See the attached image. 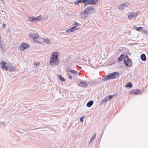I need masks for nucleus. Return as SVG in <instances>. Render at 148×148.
<instances>
[{
  "instance_id": "5701e85b",
  "label": "nucleus",
  "mask_w": 148,
  "mask_h": 148,
  "mask_svg": "<svg viewBox=\"0 0 148 148\" xmlns=\"http://www.w3.org/2000/svg\"><path fill=\"white\" fill-rule=\"evenodd\" d=\"M29 20L31 22H35V18L29 17Z\"/></svg>"
},
{
  "instance_id": "72a5a7b5",
  "label": "nucleus",
  "mask_w": 148,
  "mask_h": 148,
  "mask_svg": "<svg viewBox=\"0 0 148 148\" xmlns=\"http://www.w3.org/2000/svg\"><path fill=\"white\" fill-rule=\"evenodd\" d=\"M2 27L4 28H5V23H3L2 24Z\"/></svg>"
},
{
  "instance_id": "dca6fc26",
  "label": "nucleus",
  "mask_w": 148,
  "mask_h": 148,
  "mask_svg": "<svg viewBox=\"0 0 148 148\" xmlns=\"http://www.w3.org/2000/svg\"><path fill=\"white\" fill-rule=\"evenodd\" d=\"M141 59L144 61L146 60V57L145 55L144 54H142L141 56Z\"/></svg>"
},
{
  "instance_id": "39448f33",
  "label": "nucleus",
  "mask_w": 148,
  "mask_h": 148,
  "mask_svg": "<svg viewBox=\"0 0 148 148\" xmlns=\"http://www.w3.org/2000/svg\"><path fill=\"white\" fill-rule=\"evenodd\" d=\"M29 47V45L26 43L24 42L22 43L20 46V49L21 51H24L25 49Z\"/></svg>"
},
{
  "instance_id": "2f4dec72",
  "label": "nucleus",
  "mask_w": 148,
  "mask_h": 148,
  "mask_svg": "<svg viewBox=\"0 0 148 148\" xmlns=\"http://www.w3.org/2000/svg\"><path fill=\"white\" fill-rule=\"evenodd\" d=\"M0 64L1 65H5L6 63L4 61H2L1 62Z\"/></svg>"
},
{
  "instance_id": "2eb2a0df",
  "label": "nucleus",
  "mask_w": 148,
  "mask_h": 148,
  "mask_svg": "<svg viewBox=\"0 0 148 148\" xmlns=\"http://www.w3.org/2000/svg\"><path fill=\"white\" fill-rule=\"evenodd\" d=\"M93 103V101H91L88 102L86 104V106L88 107H90Z\"/></svg>"
},
{
  "instance_id": "f257e3e1",
  "label": "nucleus",
  "mask_w": 148,
  "mask_h": 148,
  "mask_svg": "<svg viewBox=\"0 0 148 148\" xmlns=\"http://www.w3.org/2000/svg\"><path fill=\"white\" fill-rule=\"evenodd\" d=\"M59 53L58 52H53L51 56L50 62L52 64H56L59 63L58 58Z\"/></svg>"
},
{
  "instance_id": "6ab92c4d",
  "label": "nucleus",
  "mask_w": 148,
  "mask_h": 148,
  "mask_svg": "<svg viewBox=\"0 0 148 148\" xmlns=\"http://www.w3.org/2000/svg\"><path fill=\"white\" fill-rule=\"evenodd\" d=\"M41 16L40 15L36 18H35V22L36 21H40L41 20Z\"/></svg>"
},
{
  "instance_id": "412c9836",
  "label": "nucleus",
  "mask_w": 148,
  "mask_h": 148,
  "mask_svg": "<svg viewBox=\"0 0 148 148\" xmlns=\"http://www.w3.org/2000/svg\"><path fill=\"white\" fill-rule=\"evenodd\" d=\"M2 41L0 40V47L2 50H3L4 49L5 47H4V45L2 44Z\"/></svg>"
},
{
  "instance_id": "bb28decb",
  "label": "nucleus",
  "mask_w": 148,
  "mask_h": 148,
  "mask_svg": "<svg viewBox=\"0 0 148 148\" xmlns=\"http://www.w3.org/2000/svg\"><path fill=\"white\" fill-rule=\"evenodd\" d=\"M84 3L86 5H88L89 4V0H85Z\"/></svg>"
},
{
  "instance_id": "7ed1b4c3",
  "label": "nucleus",
  "mask_w": 148,
  "mask_h": 148,
  "mask_svg": "<svg viewBox=\"0 0 148 148\" xmlns=\"http://www.w3.org/2000/svg\"><path fill=\"white\" fill-rule=\"evenodd\" d=\"M95 11V10L94 8L92 6H90L85 9L83 11V15H85L90 13H93Z\"/></svg>"
},
{
  "instance_id": "c85d7f7f",
  "label": "nucleus",
  "mask_w": 148,
  "mask_h": 148,
  "mask_svg": "<svg viewBox=\"0 0 148 148\" xmlns=\"http://www.w3.org/2000/svg\"><path fill=\"white\" fill-rule=\"evenodd\" d=\"M84 116H83L82 117L80 118V121L81 122H82L83 121V119H84Z\"/></svg>"
},
{
  "instance_id": "58836bf2",
  "label": "nucleus",
  "mask_w": 148,
  "mask_h": 148,
  "mask_svg": "<svg viewBox=\"0 0 148 148\" xmlns=\"http://www.w3.org/2000/svg\"><path fill=\"white\" fill-rule=\"evenodd\" d=\"M1 37H0V40H1Z\"/></svg>"
},
{
  "instance_id": "aec40b11",
  "label": "nucleus",
  "mask_w": 148,
  "mask_h": 148,
  "mask_svg": "<svg viewBox=\"0 0 148 148\" xmlns=\"http://www.w3.org/2000/svg\"><path fill=\"white\" fill-rule=\"evenodd\" d=\"M132 83L130 82H128L127 83L125 86V87H130V88H131L132 87Z\"/></svg>"
},
{
  "instance_id": "f704fd0d",
  "label": "nucleus",
  "mask_w": 148,
  "mask_h": 148,
  "mask_svg": "<svg viewBox=\"0 0 148 148\" xmlns=\"http://www.w3.org/2000/svg\"><path fill=\"white\" fill-rule=\"evenodd\" d=\"M69 78L70 79H72V77L71 76H69Z\"/></svg>"
},
{
  "instance_id": "4468645a",
  "label": "nucleus",
  "mask_w": 148,
  "mask_h": 148,
  "mask_svg": "<svg viewBox=\"0 0 148 148\" xmlns=\"http://www.w3.org/2000/svg\"><path fill=\"white\" fill-rule=\"evenodd\" d=\"M57 77L58 78L59 80H60L62 82H64L65 80L64 78L61 75H58Z\"/></svg>"
},
{
  "instance_id": "e433bc0d",
  "label": "nucleus",
  "mask_w": 148,
  "mask_h": 148,
  "mask_svg": "<svg viewBox=\"0 0 148 148\" xmlns=\"http://www.w3.org/2000/svg\"><path fill=\"white\" fill-rule=\"evenodd\" d=\"M23 108L24 109H26V108L25 106H24L23 107Z\"/></svg>"
},
{
  "instance_id": "393cba45",
  "label": "nucleus",
  "mask_w": 148,
  "mask_h": 148,
  "mask_svg": "<svg viewBox=\"0 0 148 148\" xmlns=\"http://www.w3.org/2000/svg\"><path fill=\"white\" fill-rule=\"evenodd\" d=\"M96 133H95L93 135L91 138V139L90 140V141H91V140H93V139H94V138H95V136H96Z\"/></svg>"
},
{
  "instance_id": "b1692460",
  "label": "nucleus",
  "mask_w": 148,
  "mask_h": 148,
  "mask_svg": "<svg viewBox=\"0 0 148 148\" xmlns=\"http://www.w3.org/2000/svg\"><path fill=\"white\" fill-rule=\"evenodd\" d=\"M42 39L44 40V41L45 42H46L47 44H49L50 43V41L48 39H47V38H46L45 39H44L43 38H42Z\"/></svg>"
},
{
  "instance_id": "f03ea898",
  "label": "nucleus",
  "mask_w": 148,
  "mask_h": 148,
  "mask_svg": "<svg viewBox=\"0 0 148 148\" xmlns=\"http://www.w3.org/2000/svg\"><path fill=\"white\" fill-rule=\"evenodd\" d=\"M119 76V73L117 72H114L108 74L105 77L102 78V80L103 81L109 79L117 78Z\"/></svg>"
},
{
  "instance_id": "7c9ffc66",
  "label": "nucleus",
  "mask_w": 148,
  "mask_h": 148,
  "mask_svg": "<svg viewBox=\"0 0 148 148\" xmlns=\"http://www.w3.org/2000/svg\"><path fill=\"white\" fill-rule=\"evenodd\" d=\"M73 25H79V24L77 23L76 22H74L73 23Z\"/></svg>"
},
{
  "instance_id": "f3484780",
  "label": "nucleus",
  "mask_w": 148,
  "mask_h": 148,
  "mask_svg": "<svg viewBox=\"0 0 148 148\" xmlns=\"http://www.w3.org/2000/svg\"><path fill=\"white\" fill-rule=\"evenodd\" d=\"M87 84L84 82H81L79 83V86L81 87H85L86 86Z\"/></svg>"
},
{
  "instance_id": "f8f14e48",
  "label": "nucleus",
  "mask_w": 148,
  "mask_h": 148,
  "mask_svg": "<svg viewBox=\"0 0 148 148\" xmlns=\"http://www.w3.org/2000/svg\"><path fill=\"white\" fill-rule=\"evenodd\" d=\"M124 55L123 54H121L119 58L117 60V62H119L121 61L124 58Z\"/></svg>"
},
{
  "instance_id": "473e14b6",
  "label": "nucleus",
  "mask_w": 148,
  "mask_h": 148,
  "mask_svg": "<svg viewBox=\"0 0 148 148\" xmlns=\"http://www.w3.org/2000/svg\"><path fill=\"white\" fill-rule=\"evenodd\" d=\"M89 66H90L92 68H95L97 67V65H92V66H90L91 65H89Z\"/></svg>"
},
{
  "instance_id": "c756f323",
  "label": "nucleus",
  "mask_w": 148,
  "mask_h": 148,
  "mask_svg": "<svg viewBox=\"0 0 148 148\" xmlns=\"http://www.w3.org/2000/svg\"><path fill=\"white\" fill-rule=\"evenodd\" d=\"M113 96V95H110L109 96H108L109 100H110L111 99H112Z\"/></svg>"
},
{
  "instance_id": "423d86ee",
  "label": "nucleus",
  "mask_w": 148,
  "mask_h": 148,
  "mask_svg": "<svg viewBox=\"0 0 148 148\" xmlns=\"http://www.w3.org/2000/svg\"><path fill=\"white\" fill-rule=\"evenodd\" d=\"M141 93V92L140 90L136 89L129 91V94H133L134 95H138Z\"/></svg>"
},
{
  "instance_id": "20e7f679",
  "label": "nucleus",
  "mask_w": 148,
  "mask_h": 148,
  "mask_svg": "<svg viewBox=\"0 0 148 148\" xmlns=\"http://www.w3.org/2000/svg\"><path fill=\"white\" fill-rule=\"evenodd\" d=\"M1 67L5 70L9 71H13L15 69L12 65H1Z\"/></svg>"
},
{
  "instance_id": "a211bd4d",
  "label": "nucleus",
  "mask_w": 148,
  "mask_h": 148,
  "mask_svg": "<svg viewBox=\"0 0 148 148\" xmlns=\"http://www.w3.org/2000/svg\"><path fill=\"white\" fill-rule=\"evenodd\" d=\"M97 2L96 0H89V4L95 5Z\"/></svg>"
},
{
  "instance_id": "9b49d317",
  "label": "nucleus",
  "mask_w": 148,
  "mask_h": 148,
  "mask_svg": "<svg viewBox=\"0 0 148 148\" xmlns=\"http://www.w3.org/2000/svg\"><path fill=\"white\" fill-rule=\"evenodd\" d=\"M127 3H125L123 4L120 5L119 6V8L121 10H123L127 7Z\"/></svg>"
},
{
  "instance_id": "6e6552de",
  "label": "nucleus",
  "mask_w": 148,
  "mask_h": 148,
  "mask_svg": "<svg viewBox=\"0 0 148 148\" xmlns=\"http://www.w3.org/2000/svg\"><path fill=\"white\" fill-rule=\"evenodd\" d=\"M127 58L124 60V62L125 65H132V62L130 58H129L127 56H126Z\"/></svg>"
},
{
  "instance_id": "ddd939ff",
  "label": "nucleus",
  "mask_w": 148,
  "mask_h": 148,
  "mask_svg": "<svg viewBox=\"0 0 148 148\" xmlns=\"http://www.w3.org/2000/svg\"><path fill=\"white\" fill-rule=\"evenodd\" d=\"M66 70L68 71H70L71 72L75 74H77L78 73V72H77L74 70H71L69 69H68V68H66Z\"/></svg>"
},
{
  "instance_id": "4be33fe9",
  "label": "nucleus",
  "mask_w": 148,
  "mask_h": 148,
  "mask_svg": "<svg viewBox=\"0 0 148 148\" xmlns=\"http://www.w3.org/2000/svg\"><path fill=\"white\" fill-rule=\"evenodd\" d=\"M108 100L109 99H108V96H106L104 99L101 102L102 103H106L108 101Z\"/></svg>"
},
{
  "instance_id": "1a4fd4ad",
  "label": "nucleus",
  "mask_w": 148,
  "mask_h": 148,
  "mask_svg": "<svg viewBox=\"0 0 148 148\" xmlns=\"http://www.w3.org/2000/svg\"><path fill=\"white\" fill-rule=\"evenodd\" d=\"M30 36L31 37H33V39L34 41H38L40 43V42L39 41V36L38 34H36L34 36H31L30 35Z\"/></svg>"
},
{
  "instance_id": "0eeeda50",
  "label": "nucleus",
  "mask_w": 148,
  "mask_h": 148,
  "mask_svg": "<svg viewBox=\"0 0 148 148\" xmlns=\"http://www.w3.org/2000/svg\"><path fill=\"white\" fill-rule=\"evenodd\" d=\"M139 12H130L129 13L128 15V18L130 19L132 18L136 17L138 14Z\"/></svg>"
},
{
  "instance_id": "c9c22d12",
  "label": "nucleus",
  "mask_w": 148,
  "mask_h": 148,
  "mask_svg": "<svg viewBox=\"0 0 148 148\" xmlns=\"http://www.w3.org/2000/svg\"><path fill=\"white\" fill-rule=\"evenodd\" d=\"M3 123L2 122L0 123V127H1V125L3 124Z\"/></svg>"
},
{
  "instance_id": "cd10ccee",
  "label": "nucleus",
  "mask_w": 148,
  "mask_h": 148,
  "mask_svg": "<svg viewBox=\"0 0 148 148\" xmlns=\"http://www.w3.org/2000/svg\"><path fill=\"white\" fill-rule=\"evenodd\" d=\"M142 29V28L141 27H137L136 28V29L137 31H139L141 30Z\"/></svg>"
},
{
  "instance_id": "a878e982",
  "label": "nucleus",
  "mask_w": 148,
  "mask_h": 148,
  "mask_svg": "<svg viewBox=\"0 0 148 148\" xmlns=\"http://www.w3.org/2000/svg\"><path fill=\"white\" fill-rule=\"evenodd\" d=\"M77 3L78 4L79 2L84 3H85V0H77Z\"/></svg>"
},
{
  "instance_id": "ea45409f",
  "label": "nucleus",
  "mask_w": 148,
  "mask_h": 148,
  "mask_svg": "<svg viewBox=\"0 0 148 148\" xmlns=\"http://www.w3.org/2000/svg\"><path fill=\"white\" fill-rule=\"evenodd\" d=\"M34 65H36L35 63H34Z\"/></svg>"
},
{
  "instance_id": "4c0bfd02",
  "label": "nucleus",
  "mask_w": 148,
  "mask_h": 148,
  "mask_svg": "<svg viewBox=\"0 0 148 148\" xmlns=\"http://www.w3.org/2000/svg\"><path fill=\"white\" fill-rule=\"evenodd\" d=\"M127 67H129L130 66V65H126Z\"/></svg>"
},
{
  "instance_id": "9d476101",
  "label": "nucleus",
  "mask_w": 148,
  "mask_h": 148,
  "mask_svg": "<svg viewBox=\"0 0 148 148\" xmlns=\"http://www.w3.org/2000/svg\"><path fill=\"white\" fill-rule=\"evenodd\" d=\"M77 29L78 28L76 27L75 26H74L71 27V28L66 30V32L67 33H71Z\"/></svg>"
}]
</instances>
